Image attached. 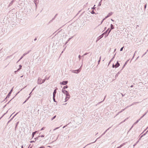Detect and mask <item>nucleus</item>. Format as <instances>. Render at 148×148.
I'll return each instance as SVG.
<instances>
[{"instance_id": "obj_34", "label": "nucleus", "mask_w": 148, "mask_h": 148, "mask_svg": "<svg viewBox=\"0 0 148 148\" xmlns=\"http://www.w3.org/2000/svg\"><path fill=\"white\" fill-rule=\"evenodd\" d=\"M101 2L102 1H101L98 4V6H100L101 5Z\"/></svg>"}, {"instance_id": "obj_42", "label": "nucleus", "mask_w": 148, "mask_h": 148, "mask_svg": "<svg viewBox=\"0 0 148 148\" xmlns=\"http://www.w3.org/2000/svg\"><path fill=\"white\" fill-rule=\"evenodd\" d=\"M124 47H121V49H120V51H123V48H124Z\"/></svg>"}, {"instance_id": "obj_4", "label": "nucleus", "mask_w": 148, "mask_h": 148, "mask_svg": "<svg viewBox=\"0 0 148 148\" xmlns=\"http://www.w3.org/2000/svg\"><path fill=\"white\" fill-rule=\"evenodd\" d=\"M14 88V87L12 88L11 90L10 91L9 93L8 94V95L6 96V98H9L10 96L11 93L13 91V89Z\"/></svg>"}, {"instance_id": "obj_32", "label": "nucleus", "mask_w": 148, "mask_h": 148, "mask_svg": "<svg viewBox=\"0 0 148 148\" xmlns=\"http://www.w3.org/2000/svg\"><path fill=\"white\" fill-rule=\"evenodd\" d=\"M108 32L106 31L104 32L102 34H103V36H104V35H106L107 34Z\"/></svg>"}, {"instance_id": "obj_40", "label": "nucleus", "mask_w": 148, "mask_h": 148, "mask_svg": "<svg viewBox=\"0 0 148 148\" xmlns=\"http://www.w3.org/2000/svg\"><path fill=\"white\" fill-rule=\"evenodd\" d=\"M45 127H42L40 130V131H42V130H43L45 129Z\"/></svg>"}, {"instance_id": "obj_5", "label": "nucleus", "mask_w": 148, "mask_h": 148, "mask_svg": "<svg viewBox=\"0 0 148 148\" xmlns=\"http://www.w3.org/2000/svg\"><path fill=\"white\" fill-rule=\"evenodd\" d=\"M68 83V81L65 80L64 81L62 82H60V84L62 85H66Z\"/></svg>"}, {"instance_id": "obj_47", "label": "nucleus", "mask_w": 148, "mask_h": 148, "mask_svg": "<svg viewBox=\"0 0 148 148\" xmlns=\"http://www.w3.org/2000/svg\"><path fill=\"white\" fill-rule=\"evenodd\" d=\"M35 142V141H34V140H31V141H30V143H34V142Z\"/></svg>"}, {"instance_id": "obj_44", "label": "nucleus", "mask_w": 148, "mask_h": 148, "mask_svg": "<svg viewBox=\"0 0 148 148\" xmlns=\"http://www.w3.org/2000/svg\"><path fill=\"white\" fill-rule=\"evenodd\" d=\"M82 56H81L80 55H79L78 56V58L79 59H80L81 58Z\"/></svg>"}, {"instance_id": "obj_38", "label": "nucleus", "mask_w": 148, "mask_h": 148, "mask_svg": "<svg viewBox=\"0 0 148 148\" xmlns=\"http://www.w3.org/2000/svg\"><path fill=\"white\" fill-rule=\"evenodd\" d=\"M73 36H72V37L69 38L67 40L69 42L71 39L72 38H73Z\"/></svg>"}, {"instance_id": "obj_15", "label": "nucleus", "mask_w": 148, "mask_h": 148, "mask_svg": "<svg viewBox=\"0 0 148 148\" xmlns=\"http://www.w3.org/2000/svg\"><path fill=\"white\" fill-rule=\"evenodd\" d=\"M14 2V0H12L11 2L9 3V4L8 5V7L10 6H11L13 3Z\"/></svg>"}, {"instance_id": "obj_46", "label": "nucleus", "mask_w": 148, "mask_h": 148, "mask_svg": "<svg viewBox=\"0 0 148 148\" xmlns=\"http://www.w3.org/2000/svg\"><path fill=\"white\" fill-rule=\"evenodd\" d=\"M147 4H145V5H144V8H145V9L146 8V7H147Z\"/></svg>"}, {"instance_id": "obj_63", "label": "nucleus", "mask_w": 148, "mask_h": 148, "mask_svg": "<svg viewBox=\"0 0 148 148\" xmlns=\"http://www.w3.org/2000/svg\"><path fill=\"white\" fill-rule=\"evenodd\" d=\"M56 17L54 16L53 18L52 19L53 21L55 19Z\"/></svg>"}, {"instance_id": "obj_51", "label": "nucleus", "mask_w": 148, "mask_h": 148, "mask_svg": "<svg viewBox=\"0 0 148 148\" xmlns=\"http://www.w3.org/2000/svg\"><path fill=\"white\" fill-rule=\"evenodd\" d=\"M112 68H114V67L115 68V65H114V64H112Z\"/></svg>"}, {"instance_id": "obj_37", "label": "nucleus", "mask_w": 148, "mask_h": 148, "mask_svg": "<svg viewBox=\"0 0 148 148\" xmlns=\"http://www.w3.org/2000/svg\"><path fill=\"white\" fill-rule=\"evenodd\" d=\"M128 119V118L127 117V118L126 119H125L123 121H122L121 122V123H123V122H125L126 120H127V119Z\"/></svg>"}, {"instance_id": "obj_7", "label": "nucleus", "mask_w": 148, "mask_h": 148, "mask_svg": "<svg viewBox=\"0 0 148 148\" xmlns=\"http://www.w3.org/2000/svg\"><path fill=\"white\" fill-rule=\"evenodd\" d=\"M103 36V34H102L101 35H100V36H99L97 38L96 42H97V41H99L102 38Z\"/></svg>"}, {"instance_id": "obj_22", "label": "nucleus", "mask_w": 148, "mask_h": 148, "mask_svg": "<svg viewBox=\"0 0 148 148\" xmlns=\"http://www.w3.org/2000/svg\"><path fill=\"white\" fill-rule=\"evenodd\" d=\"M18 114V113H16L13 117L11 118V119H10L8 122V123H9V122H10V121H11L12 119H13L14 118V117Z\"/></svg>"}, {"instance_id": "obj_11", "label": "nucleus", "mask_w": 148, "mask_h": 148, "mask_svg": "<svg viewBox=\"0 0 148 148\" xmlns=\"http://www.w3.org/2000/svg\"><path fill=\"white\" fill-rule=\"evenodd\" d=\"M19 68L16 71H15V72H14L15 73H16V72L17 71H19L20 69H21L22 66V65H21V64H20L19 65Z\"/></svg>"}, {"instance_id": "obj_56", "label": "nucleus", "mask_w": 148, "mask_h": 148, "mask_svg": "<svg viewBox=\"0 0 148 148\" xmlns=\"http://www.w3.org/2000/svg\"><path fill=\"white\" fill-rule=\"evenodd\" d=\"M68 42H69V41H68V40H67V41L66 42H65V44H64V45H66V44H67Z\"/></svg>"}, {"instance_id": "obj_41", "label": "nucleus", "mask_w": 148, "mask_h": 148, "mask_svg": "<svg viewBox=\"0 0 148 148\" xmlns=\"http://www.w3.org/2000/svg\"><path fill=\"white\" fill-rule=\"evenodd\" d=\"M14 98V97H13L12 99H11V100H10L7 104H6V105H7L10 102V101L13 99Z\"/></svg>"}, {"instance_id": "obj_24", "label": "nucleus", "mask_w": 148, "mask_h": 148, "mask_svg": "<svg viewBox=\"0 0 148 148\" xmlns=\"http://www.w3.org/2000/svg\"><path fill=\"white\" fill-rule=\"evenodd\" d=\"M125 144V143H123L120 146H119L118 147H117L116 148H121L122 147H123L124 145Z\"/></svg>"}, {"instance_id": "obj_12", "label": "nucleus", "mask_w": 148, "mask_h": 148, "mask_svg": "<svg viewBox=\"0 0 148 148\" xmlns=\"http://www.w3.org/2000/svg\"><path fill=\"white\" fill-rule=\"evenodd\" d=\"M120 64L119 63V61H117V62L115 65V68H116L117 67H118L120 66Z\"/></svg>"}, {"instance_id": "obj_6", "label": "nucleus", "mask_w": 148, "mask_h": 148, "mask_svg": "<svg viewBox=\"0 0 148 148\" xmlns=\"http://www.w3.org/2000/svg\"><path fill=\"white\" fill-rule=\"evenodd\" d=\"M112 30H110V28H108L106 31H107L108 32L107 34L106 35H105L104 36V37L105 38H106L108 36V35L110 33V32H111Z\"/></svg>"}, {"instance_id": "obj_33", "label": "nucleus", "mask_w": 148, "mask_h": 148, "mask_svg": "<svg viewBox=\"0 0 148 148\" xmlns=\"http://www.w3.org/2000/svg\"><path fill=\"white\" fill-rule=\"evenodd\" d=\"M68 87V86L67 85H66L63 87L62 88L64 89H65L66 88H67Z\"/></svg>"}, {"instance_id": "obj_60", "label": "nucleus", "mask_w": 148, "mask_h": 148, "mask_svg": "<svg viewBox=\"0 0 148 148\" xmlns=\"http://www.w3.org/2000/svg\"><path fill=\"white\" fill-rule=\"evenodd\" d=\"M144 115H143L140 118V120L142 119L144 116Z\"/></svg>"}, {"instance_id": "obj_2", "label": "nucleus", "mask_w": 148, "mask_h": 148, "mask_svg": "<svg viewBox=\"0 0 148 148\" xmlns=\"http://www.w3.org/2000/svg\"><path fill=\"white\" fill-rule=\"evenodd\" d=\"M65 95H66V97L65 99V100L64 102L67 101L68 100V99H69L70 97V95H69V92L67 93Z\"/></svg>"}, {"instance_id": "obj_25", "label": "nucleus", "mask_w": 148, "mask_h": 148, "mask_svg": "<svg viewBox=\"0 0 148 148\" xmlns=\"http://www.w3.org/2000/svg\"><path fill=\"white\" fill-rule=\"evenodd\" d=\"M19 121H18L17 122L16 124V125H15V130H16V128H17V126L18 125V124H19Z\"/></svg>"}, {"instance_id": "obj_8", "label": "nucleus", "mask_w": 148, "mask_h": 148, "mask_svg": "<svg viewBox=\"0 0 148 148\" xmlns=\"http://www.w3.org/2000/svg\"><path fill=\"white\" fill-rule=\"evenodd\" d=\"M42 79L40 78L39 77L38 79L37 83L39 84H41V82H42Z\"/></svg>"}, {"instance_id": "obj_18", "label": "nucleus", "mask_w": 148, "mask_h": 148, "mask_svg": "<svg viewBox=\"0 0 148 148\" xmlns=\"http://www.w3.org/2000/svg\"><path fill=\"white\" fill-rule=\"evenodd\" d=\"M114 25L112 24H111L110 25V30H112L113 29H114Z\"/></svg>"}, {"instance_id": "obj_13", "label": "nucleus", "mask_w": 148, "mask_h": 148, "mask_svg": "<svg viewBox=\"0 0 148 148\" xmlns=\"http://www.w3.org/2000/svg\"><path fill=\"white\" fill-rule=\"evenodd\" d=\"M129 60H127L125 63L124 65H123L122 69H121V70H123V69L125 67V66L127 64V62L128 61H129Z\"/></svg>"}, {"instance_id": "obj_59", "label": "nucleus", "mask_w": 148, "mask_h": 148, "mask_svg": "<svg viewBox=\"0 0 148 148\" xmlns=\"http://www.w3.org/2000/svg\"><path fill=\"white\" fill-rule=\"evenodd\" d=\"M59 136V135H58L57 136V138L56 139V140H55L54 141H56V140H57L58 138V137Z\"/></svg>"}, {"instance_id": "obj_55", "label": "nucleus", "mask_w": 148, "mask_h": 148, "mask_svg": "<svg viewBox=\"0 0 148 148\" xmlns=\"http://www.w3.org/2000/svg\"><path fill=\"white\" fill-rule=\"evenodd\" d=\"M148 128V127L147 128L144 130L143 132L141 133V134H143L145 131H146V130Z\"/></svg>"}, {"instance_id": "obj_27", "label": "nucleus", "mask_w": 148, "mask_h": 148, "mask_svg": "<svg viewBox=\"0 0 148 148\" xmlns=\"http://www.w3.org/2000/svg\"><path fill=\"white\" fill-rule=\"evenodd\" d=\"M90 13L92 14H95V15H96H96L97 14H98V13H95V12H94V11H93V10H92V11H91Z\"/></svg>"}, {"instance_id": "obj_23", "label": "nucleus", "mask_w": 148, "mask_h": 148, "mask_svg": "<svg viewBox=\"0 0 148 148\" xmlns=\"http://www.w3.org/2000/svg\"><path fill=\"white\" fill-rule=\"evenodd\" d=\"M125 144V143H123L120 146H119L118 147H117L116 148H121L122 147H123L124 145Z\"/></svg>"}, {"instance_id": "obj_16", "label": "nucleus", "mask_w": 148, "mask_h": 148, "mask_svg": "<svg viewBox=\"0 0 148 148\" xmlns=\"http://www.w3.org/2000/svg\"><path fill=\"white\" fill-rule=\"evenodd\" d=\"M39 0H34V2L35 3L36 6L37 4L39 3Z\"/></svg>"}, {"instance_id": "obj_21", "label": "nucleus", "mask_w": 148, "mask_h": 148, "mask_svg": "<svg viewBox=\"0 0 148 148\" xmlns=\"http://www.w3.org/2000/svg\"><path fill=\"white\" fill-rule=\"evenodd\" d=\"M56 89L54 90V92L53 93V96H56Z\"/></svg>"}, {"instance_id": "obj_30", "label": "nucleus", "mask_w": 148, "mask_h": 148, "mask_svg": "<svg viewBox=\"0 0 148 148\" xmlns=\"http://www.w3.org/2000/svg\"><path fill=\"white\" fill-rule=\"evenodd\" d=\"M40 137V136H39L37 137H36V138H34V139H35V141L36 140H38V138Z\"/></svg>"}, {"instance_id": "obj_26", "label": "nucleus", "mask_w": 148, "mask_h": 148, "mask_svg": "<svg viewBox=\"0 0 148 148\" xmlns=\"http://www.w3.org/2000/svg\"><path fill=\"white\" fill-rule=\"evenodd\" d=\"M30 97V96H29L26 99V100L24 101V102L23 103V104H24L25 103L29 98Z\"/></svg>"}, {"instance_id": "obj_10", "label": "nucleus", "mask_w": 148, "mask_h": 148, "mask_svg": "<svg viewBox=\"0 0 148 148\" xmlns=\"http://www.w3.org/2000/svg\"><path fill=\"white\" fill-rule=\"evenodd\" d=\"M62 92L65 95L67 93H68L69 92L68 91H67V90H66L65 89L62 88Z\"/></svg>"}, {"instance_id": "obj_19", "label": "nucleus", "mask_w": 148, "mask_h": 148, "mask_svg": "<svg viewBox=\"0 0 148 148\" xmlns=\"http://www.w3.org/2000/svg\"><path fill=\"white\" fill-rule=\"evenodd\" d=\"M37 132V131H36L35 132H34L32 133V138L34 136V135L36 134V133Z\"/></svg>"}, {"instance_id": "obj_31", "label": "nucleus", "mask_w": 148, "mask_h": 148, "mask_svg": "<svg viewBox=\"0 0 148 148\" xmlns=\"http://www.w3.org/2000/svg\"><path fill=\"white\" fill-rule=\"evenodd\" d=\"M133 103L132 104H131V105H130V106H127L125 109L128 108L130 106H131L132 105H134V103Z\"/></svg>"}, {"instance_id": "obj_1", "label": "nucleus", "mask_w": 148, "mask_h": 148, "mask_svg": "<svg viewBox=\"0 0 148 148\" xmlns=\"http://www.w3.org/2000/svg\"><path fill=\"white\" fill-rule=\"evenodd\" d=\"M81 67L79 69H78L75 70H71L70 71L73 73H78L81 71Z\"/></svg>"}, {"instance_id": "obj_43", "label": "nucleus", "mask_w": 148, "mask_h": 148, "mask_svg": "<svg viewBox=\"0 0 148 148\" xmlns=\"http://www.w3.org/2000/svg\"><path fill=\"white\" fill-rule=\"evenodd\" d=\"M88 53H84L83 56H86V55H87Z\"/></svg>"}, {"instance_id": "obj_9", "label": "nucleus", "mask_w": 148, "mask_h": 148, "mask_svg": "<svg viewBox=\"0 0 148 148\" xmlns=\"http://www.w3.org/2000/svg\"><path fill=\"white\" fill-rule=\"evenodd\" d=\"M113 13L112 12H111L110 13H109L105 17V18L106 19L107 18H108Z\"/></svg>"}, {"instance_id": "obj_45", "label": "nucleus", "mask_w": 148, "mask_h": 148, "mask_svg": "<svg viewBox=\"0 0 148 148\" xmlns=\"http://www.w3.org/2000/svg\"><path fill=\"white\" fill-rule=\"evenodd\" d=\"M27 54V53H24L23 55L22 56H23V57L25 56Z\"/></svg>"}, {"instance_id": "obj_48", "label": "nucleus", "mask_w": 148, "mask_h": 148, "mask_svg": "<svg viewBox=\"0 0 148 148\" xmlns=\"http://www.w3.org/2000/svg\"><path fill=\"white\" fill-rule=\"evenodd\" d=\"M40 136L41 137H44L45 136V135H42L41 136Z\"/></svg>"}, {"instance_id": "obj_52", "label": "nucleus", "mask_w": 148, "mask_h": 148, "mask_svg": "<svg viewBox=\"0 0 148 148\" xmlns=\"http://www.w3.org/2000/svg\"><path fill=\"white\" fill-rule=\"evenodd\" d=\"M53 21V20L52 19H51V21L49 22V23H49V24L50 23H51V22H52Z\"/></svg>"}, {"instance_id": "obj_29", "label": "nucleus", "mask_w": 148, "mask_h": 148, "mask_svg": "<svg viewBox=\"0 0 148 148\" xmlns=\"http://www.w3.org/2000/svg\"><path fill=\"white\" fill-rule=\"evenodd\" d=\"M46 79V78L45 79H43L42 80V79L41 84L44 83L45 82Z\"/></svg>"}, {"instance_id": "obj_17", "label": "nucleus", "mask_w": 148, "mask_h": 148, "mask_svg": "<svg viewBox=\"0 0 148 148\" xmlns=\"http://www.w3.org/2000/svg\"><path fill=\"white\" fill-rule=\"evenodd\" d=\"M122 70H120V71H119L117 74H116L115 75V78L116 79V77H117L120 74V73H121V71Z\"/></svg>"}, {"instance_id": "obj_28", "label": "nucleus", "mask_w": 148, "mask_h": 148, "mask_svg": "<svg viewBox=\"0 0 148 148\" xmlns=\"http://www.w3.org/2000/svg\"><path fill=\"white\" fill-rule=\"evenodd\" d=\"M55 96H53V100L54 102H57V101H56V99H55Z\"/></svg>"}, {"instance_id": "obj_14", "label": "nucleus", "mask_w": 148, "mask_h": 148, "mask_svg": "<svg viewBox=\"0 0 148 148\" xmlns=\"http://www.w3.org/2000/svg\"><path fill=\"white\" fill-rule=\"evenodd\" d=\"M116 54H115L114 56L110 60V61L109 62L108 64V65H109L110 63H111V62L113 60V59H114L115 57V55Z\"/></svg>"}, {"instance_id": "obj_35", "label": "nucleus", "mask_w": 148, "mask_h": 148, "mask_svg": "<svg viewBox=\"0 0 148 148\" xmlns=\"http://www.w3.org/2000/svg\"><path fill=\"white\" fill-rule=\"evenodd\" d=\"M56 117V115H55L53 117H52L51 118V120H53L54 119H55Z\"/></svg>"}, {"instance_id": "obj_50", "label": "nucleus", "mask_w": 148, "mask_h": 148, "mask_svg": "<svg viewBox=\"0 0 148 148\" xmlns=\"http://www.w3.org/2000/svg\"><path fill=\"white\" fill-rule=\"evenodd\" d=\"M147 53V52H145L142 56V57H143Z\"/></svg>"}, {"instance_id": "obj_36", "label": "nucleus", "mask_w": 148, "mask_h": 148, "mask_svg": "<svg viewBox=\"0 0 148 148\" xmlns=\"http://www.w3.org/2000/svg\"><path fill=\"white\" fill-rule=\"evenodd\" d=\"M106 19V18H103V20L101 21V23H100V25L103 22V21L105 20V19Z\"/></svg>"}, {"instance_id": "obj_3", "label": "nucleus", "mask_w": 148, "mask_h": 148, "mask_svg": "<svg viewBox=\"0 0 148 148\" xmlns=\"http://www.w3.org/2000/svg\"><path fill=\"white\" fill-rule=\"evenodd\" d=\"M111 127H110L107 130H106L104 132L103 134H102V135H101V136H100L99 137H98V138H97L96 140L95 141H94V142H92V143H91H91H94L97 140L99 139L100 138H101V137L103 135H104V134H105V133L107 132V131L109 130V129H110V128Z\"/></svg>"}, {"instance_id": "obj_53", "label": "nucleus", "mask_w": 148, "mask_h": 148, "mask_svg": "<svg viewBox=\"0 0 148 148\" xmlns=\"http://www.w3.org/2000/svg\"><path fill=\"white\" fill-rule=\"evenodd\" d=\"M6 113H4L3 115L0 118V119L2 118V117L6 114Z\"/></svg>"}, {"instance_id": "obj_57", "label": "nucleus", "mask_w": 148, "mask_h": 148, "mask_svg": "<svg viewBox=\"0 0 148 148\" xmlns=\"http://www.w3.org/2000/svg\"><path fill=\"white\" fill-rule=\"evenodd\" d=\"M31 51V50H30L29 51L27 52V53H27V54H28L29 52H30V51Z\"/></svg>"}, {"instance_id": "obj_61", "label": "nucleus", "mask_w": 148, "mask_h": 148, "mask_svg": "<svg viewBox=\"0 0 148 148\" xmlns=\"http://www.w3.org/2000/svg\"><path fill=\"white\" fill-rule=\"evenodd\" d=\"M125 110V109H122L121 111H120L121 112H122L123 111H124Z\"/></svg>"}, {"instance_id": "obj_49", "label": "nucleus", "mask_w": 148, "mask_h": 148, "mask_svg": "<svg viewBox=\"0 0 148 148\" xmlns=\"http://www.w3.org/2000/svg\"><path fill=\"white\" fill-rule=\"evenodd\" d=\"M59 128V127H56V128H55V129H54V130H53L54 131L56 130V129H58Z\"/></svg>"}, {"instance_id": "obj_54", "label": "nucleus", "mask_w": 148, "mask_h": 148, "mask_svg": "<svg viewBox=\"0 0 148 148\" xmlns=\"http://www.w3.org/2000/svg\"><path fill=\"white\" fill-rule=\"evenodd\" d=\"M100 61L101 60H99L98 61V64H99L100 62Z\"/></svg>"}, {"instance_id": "obj_64", "label": "nucleus", "mask_w": 148, "mask_h": 148, "mask_svg": "<svg viewBox=\"0 0 148 148\" xmlns=\"http://www.w3.org/2000/svg\"><path fill=\"white\" fill-rule=\"evenodd\" d=\"M37 40V38H34V41H36V40Z\"/></svg>"}, {"instance_id": "obj_39", "label": "nucleus", "mask_w": 148, "mask_h": 148, "mask_svg": "<svg viewBox=\"0 0 148 148\" xmlns=\"http://www.w3.org/2000/svg\"><path fill=\"white\" fill-rule=\"evenodd\" d=\"M147 132H148V130L144 134H143L142 135L144 136H145L146 134L147 133Z\"/></svg>"}, {"instance_id": "obj_20", "label": "nucleus", "mask_w": 148, "mask_h": 148, "mask_svg": "<svg viewBox=\"0 0 148 148\" xmlns=\"http://www.w3.org/2000/svg\"><path fill=\"white\" fill-rule=\"evenodd\" d=\"M140 119H139L137 120L133 124V125H135L136 124L140 121Z\"/></svg>"}, {"instance_id": "obj_62", "label": "nucleus", "mask_w": 148, "mask_h": 148, "mask_svg": "<svg viewBox=\"0 0 148 148\" xmlns=\"http://www.w3.org/2000/svg\"><path fill=\"white\" fill-rule=\"evenodd\" d=\"M56 17L54 16L53 18L52 19L53 21L55 19Z\"/></svg>"}, {"instance_id": "obj_58", "label": "nucleus", "mask_w": 148, "mask_h": 148, "mask_svg": "<svg viewBox=\"0 0 148 148\" xmlns=\"http://www.w3.org/2000/svg\"><path fill=\"white\" fill-rule=\"evenodd\" d=\"M133 126H134V125H133L131 127V128L129 130V131L131 130V129H132V128L133 127Z\"/></svg>"}]
</instances>
